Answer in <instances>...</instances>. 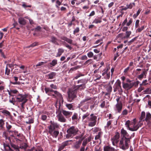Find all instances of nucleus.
Masks as SVG:
<instances>
[{
    "instance_id": "f257e3e1",
    "label": "nucleus",
    "mask_w": 151,
    "mask_h": 151,
    "mask_svg": "<svg viewBox=\"0 0 151 151\" xmlns=\"http://www.w3.org/2000/svg\"><path fill=\"white\" fill-rule=\"evenodd\" d=\"M50 87L51 88L45 87V93L48 96H52V97L55 98L58 97L62 100V101L63 103V100L62 95L57 91L54 90L52 89H57V87L56 85L53 84H51L50 85Z\"/></svg>"
},
{
    "instance_id": "f03ea898",
    "label": "nucleus",
    "mask_w": 151,
    "mask_h": 151,
    "mask_svg": "<svg viewBox=\"0 0 151 151\" xmlns=\"http://www.w3.org/2000/svg\"><path fill=\"white\" fill-rule=\"evenodd\" d=\"M27 95L26 94H22L19 93L18 95H16L15 98L17 102H22L20 104L21 108L24 109L25 104L27 101Z\"/></svg>"
},
{
    "instance_id": "7ed1b4c3",
    "label": "nucleus",
    "mask_w": 151,
    "mask_h": 151,
    "mask_svg": "<svg viewBox=\"0 0 151 151\" xmlns=\"http://www.w3.org/2000/svg\"><path fill=\"white\" fill-rule=\"evenodd\" d=\"M78 131V128L74 126H72L69 128L67 130V134L66 135V138L68 139L72 137V135H75L77 134Z\"/></svg>"
},
{
    "instance_id": "20e7f679",
    "label": "nucleus",
    "mask_w": 151,
    "mask_h": 151,
    "mask_svg": "<svg viewBox=\"0 0 151 151\" xmlns=\"http://www.w3.org/2000/svg\"><path fill=\"white\" fill-rule=\"evenodd\" d=\"M129 139H127L126 137H122L119 142L120 148L124 150L128 149L129 147Z\"/></svg>"
},
{
    "instance_id": "39448f33",
    "label": "nucleus",
    "mask_w": 151,
    "mask_h": 151,
    "mask_svg": "<svg viewBox=\"0 0 151 151\" xmlns=\"http://www.w3.org/2000/svg\"><path fill=\"white\" fill-rule=\"evenodd\" d=\"M61 105L60 103L59 102L58 103H57L56 104V107L58 109V112H61L66 117L68 118L70 117L72 114V112L71 111H66L63 109H60Z\"/></svg>"
},
{
    "instance_id": "423d86ee",
    "label": "nucleus",
    "mask_w": 151,
    "mask_h": 151,
    "mask_svg": "<svg viewBox=\"0 0 151 151\" xmlns=\"http://www.w3.org/2000/svg\"><path fill=\"white\" fill-rule=\"evenodd\" d=\"M113 88L114 92L118 91L119 93L121 94L123 92V91L121 86V82L119 80L117 81L114 85Z\"/></svg>"
},
{
    "instance_id": "0eeeda50",
    "label": "nucleus",
    "mask_w": 151,
    "mask_h": 151,
    "mask_svg": "<svg viewBox=\"0 0 151 151\" xmlns=\"http://www.w3.org/2000/svg\"><path fill=\"white\" fill-rule=\"evenodd\" d=\"M76 90H75L70 89L68 92V97L67 98L68 101L71 102L76 97Z\"/></svg>"
},
{
    "instance_id": "6e6552de",
    "label": "nucleus",
    "mask_w": 151,
    "mask_h": 151,
    "mask_svg": "<svg viewBox=\"0 0 151 151\" xmlns=\"http://www.w3.org/2000/svg\"><path fill=\"white\" fill-rule=\"evenodd\" d=\"M11 145L12 148H13L14 150H16L17 151H19L20 149L25 150L28 146L27 144L25 142H24L21 144L20 145L19 147L18 146L12 143L11 144Z\"/></svg>"
},
{
    "instance_id": "1a4fd4ad",
    "label": "nucleus",
    "mask_w": 151,
    "mask_h": 151,
    "mask_svg": "<svg viewBox=\"0 0 151 151\" xmlns=\"http://www.w3.org/2000/svg\"><path fill=\"white\" fill-rule=\"evenodd\" d=\"M92 117L91 118H88L87 122H88V126L89 127H93L96 124L97 118Z\"/></svg>"
},
{
    "instance_id": "9d476101",
    "label": "nucleus",
    "mask_w": 151,
    "mask_h": 151,
    "mask_svg": "<svg viewBox=\"0 0 151 151\" xmlns=\"http://www.w3.org/2000/svg\"><path fill=\"white\" fill-rule=\"evenodd\" d=\"M106 88L107 92L105 93L104 92H103V93L105 94V96H108L109 97L111 94V92H112V87L111 86V84H110V83H109L107 85Z\"/></svg>"
},
{
    "instance_id": "9b49d317",
    "label": "nucleus",
    "mask_w": 151,
    "mask_h": 151,
    "mask_svg": "<svg viewBox=\"0 0 151 151\" xmlns=\"http://www.w3.org/2000/svg\"><path fill=\"white\" fill-rule=\"evenodd\" d=\"M72 140H67L63 142L59 146L58 151H61L63 150L65 146L69 145V143Z\"/></svg>"
},
{
    "instance_id": "f8f14e48",
    "label": "nucleus",
    "mask_w": 151,
    "mask_h": 151,
    "mask_svg": "<svg viewBox=\"0 0 151 151\" xmlns=\"http://www.w3.org/2000/svg\"><path fill=\"white\" fill-rule=\"evenodd\" d=\"M88 101V103L90 104H92L94 102L93 99L92 98L89 97H87L81 101L80 104L81 106L83 105L86 102Z\"/></svg>"
},
{
    "instance_id": "ddd939ff",
    "label": "nucleus",
    "mask_w": 151,
    "mask_h": 151,
    "mask_svg": "<svg viewBox=\"0 0 151 151\" xmlns=\"http://www.w3.org/2000/svg\"><path fill=\"white\" fill-rule=\"evenodd\" d=\"M58 120L62 122H65L66 121V119L63 116L61 112H59V113L57 116Z\"/></svg>"
},
{
    "instance_id": "4468645a",
    "label": "nucleus",
    "mask_w": 151,
    "mask_h": 151,
    "mask_svg": "<svg viewBox=\"0 0 151 151\" xmlns=\"http://www.w3.org/2000/svg\"><path fill=\"white\" fill-rule=\"evenodd\" d=\"M122 83L123 87L124 89H127V90H129L133 87V84H132V83H125L123 82Z\"/></svg>"
},
{
    "instance_id": "2eb2a0df",
    "label": "nucleus",
    "mask_w": 151,
    "mask_h": 151,
    "mask_svg": "<svg viewBox=\"0 0 151 151\" xmlns=\"http://www.w3.org/2000/svg\"><path fill=\"white\" fill-rule=\"evenodd\" d=\"M60 39L63 40L65 41L70 44H72L74 45H76V44H74L73 43V40H72L69 39L66 37H60Z\"/></svg>"
},
{
    "instance_id": "dca6fc26",
    "label": "nucleus",
    "mask_w": 151,
    "mask_h": 151,
    "mask_svg": "<svg viewBox=\"0 0 151 151\" xmlns=\"http://www.w3.org/2000/svg\"><path fill=\"white\" fill-rule=\"evenodd\" d=\"M50 124L49 127H50L51 129L52 128L55 130L56 128H59V125L57 123L54 121H50Z\"/></svg>"
},
{
    "instance_id": "f3484780",
    "label": "nucleus",
    "mask_w": 151,
    "mask_h": 151,
    "mask_svg": "<svg viewBox=\"0 0 151 151\" xmlns=\"http://www.w3.org/2000/svg\"><path fill=\"white\" fill-rule=\"evenodd\" d=\"M116 108L117 111V112L120 113L122 108V104L121 101L117 103L116 105Z\"/></svg>"
},
{
    "instance_id": "a211bd4d",
    "label": "nucleus",
    "mask_w": 151,
    "mask_h": 151,
    "mask_svg": "<svg viewBox=\"0 0 151 151\" xmlns=\"http://www.w3.org/2000/svg\"><path fill=\"white\" fill-rule=\"evenodd\" d=\"M7 91L9 95L12 96H14L15 94L17 95L19 93L18 91L16 89H10V90H8Z\"/></svg>"
},
{
    "instance_id": "6ab92c4d",
    "label": "nucleus",
    "mask_w": 151,
    "mask_h": 151,
    "mask_svg": "<svg viewBox=\"0 0 151 151\" xmlns=\"http://www.w3.org/2000/svg\"><path fill=\"white\" fill-rule=\"evenodd\" d=\"M104 151H116L115 149L110 145H106L104 147Z\"/></svg>"
},
{
    "instance_id": "aec40b11",
    "label": "nucleus",
    "mask_w": 151,
    "mask_h": 151,
    "mask_svg": "<svg viewBox=\"0 0 151 151\" xmlns=\"http://www.w3.org/2000/svg\"><path fill=\"white\" fill-rule=\"evenodd\" d=\"M58 64V61L56 59L53 60L51 62L47 64V66L49 68L55 66Z\"/></svg>"
},
{
    "instance_id": "412c9836",
    "label": "nucleus",
    "mask_w": 151,
    "mask_h": 151,
    "mask_svg": "<svg viewBox=\"0 0 151 151\" xmlns=\"http://www.w3.org/2000/svg\"><path fill=\"white\" fill-rule=\"evenodd\" d=\"M86 88L85 83H83L80 85H77L75 86V88L76 90H84Z\"/></svg>"
},
{
    "instance_id": "4be33fe9",
    "label": "nucleus",
    "mask_w": 151,
    "mask_h": 151,
    "mask_svg": "<svg viewBox=\"0 0 151 151\" xmlns=\"http://www.w3.org/2000/svg\"><path fill=\"white\" fill-rule=\"evenodd\" d=\"M90 115V113L87 112L85 114L83 115L82 116V121L84 123H86L88 122V117H89L88 116Z\"/></svg>"
},
{
    "instance_id": "5701e85b",
    "label": "nucleus",
    "mask_w": 151,
    "mask_h": 151,
    "mask_svg": "<svg viewBox=\"0 0 151 151\" xmlns=\"http://www.w3.org/2000/svg\"><path fill=\"white\" fill-rule=\"evenodd\" d=\"M81 141H76L74 144L73 146V148L76 149H79L81 144Z\"/></svg>"
},
{
    "instance_id": "b1692460",
    "label": "nucleus",
    "mask_w": 151,
    "mask_h": 151,
    "mask_svg": "<svg viewBox=\"0 0 151 151\" xmlns=\"http://www.w3.org/2000/svg\"><path fill=\"white\" fill-rule=\"evenodd\" d=\"M145 120L147 122H150V121H151V114L150 112L146 113V116Z\"/></svg>"
},
{
    "instance_id": "393cba45",
    "label": "nucleus",
    "mask_w": 151,
    "mask_h": 151,
    "mask_svg": "<svg viewBox=\"0 0 151 151\" xmlns=\"http://www.w3.org/2000/svg\"><path fill=\"white\" fill-rule=\"evenodd\" d=\"M18 22L20 24L24 25L26 23V20L23 17H20L18 19Z\"/></svg>"
},
{
    "instance_id": "a878e982",
    "label": "nucleus",
    "mask_w": 151,
    "mask_h": 151,
    "mask_svg": "<svg viewBox=\"0 0 151 151\" xmlns=\"http://www.w3.org/2000/svg\"><path fill=\"white\" fill-rule=\"evenodd\" d=\"M121 134L123 135V137H129V134L123 128L121 129Z\"/></svg>"
},
{
    "instance_id": "bb28decb",
    "label": "nucleus",
    "mask_w": 151,
    "mask_h": 151,
    "mask_svg": "<svg viewBox=\"0 0 151 151\" xmlns=\"http://www.w3.org/2000/svg\"><path fill=\"white\" fill-rule=\"evenodd\" d=\"M55 1L56 4L55 5V6L58 10H59V9L60 8L59 6L63 4L62 3V0H61L60 1L59 0H56Z\"/></svg>"
},
{
    "instance_id": "cd10ccee",
    "label": "nucleus",
    "mask_w": 151,
    "mask_h": 151,
    "mask_svg": "<svg viewBox=\"0 0 151 151\" xmlns=\"http://www.w3.org/2000/svg\"><path fill=\"white\" fill-rule=\"evenodd\" d=\"M139 124L138 125H137L135 126H134L133 128H131L129 127L127 128L130 131H136L138 129L140 126V125L139 126Z\"/></svg>"
},
{
    "instance_id": "c85d7f7f",
    "label": "nucleus",
    "mask_w": 151,
    "mask_h": 151,
    "mask_svg": "<svg viewBox=\"0 0 151 151\" xmlns=\"http://www.w3.org/2000/svg\"><path fill=\"white\" fill-rule=\"evenodd\" d=\"M56 73L52 72L48 74L47 76L48 77V79H52L54 78L56 76Z\"/></svg>"
},
{
    "instance_id": "c756f323",
    "label": "nucleus",
    "mask_w": 151,
    "mask_h": 151,
    "mask_svg": "<svg viewBox=\"0 0 151 151\" xmlns=\"http://www.w3.org/2000/svg\"><path fill=\"white\" fill-rule=\"evenodd\" d=\"M51 40L52 43H53L56 45H58V43L57 42L58 39H57L54 36H52L51 37Z\"/></svg>"
},
{
    "instance_id": "7c9ffc66",
    "label": "nucleus",
    "mask_w": 151,
    "mask_h": 151,
    "mask_svg": "<svg viewBox=\"0 0 151 151\" xmlns=\"http://www.w3.org/2000/svg\"><path fill=\"white\" fill-rule=\"evenodd\" d=\"M32 148L34 149L35 151H44L43 149L41 146H39L33 147Z\"/></svg>"
},
{
    "instance_id": "2f4dec72",
    "label": "nucleus",
    "mask_w": 151,
    "mask_h": 151,
    "mask_svg": "<svg viewBox=\"0 0 151 151\" xmlns=\"http://www.w3.org/2000/svg\"><path fill=\"white\" fill-rule=\"evenodd\" d=\"M145 113L144 111H142L141 112V116L139 118V119L141 121H145Z\"/></svg>"
},
{
    "instance_id": "473e14b6",
    "label": "nucleus",
    "mask_w": 151,
    "mask_h": 151,
    "mask_svg": "<svg viewBox=\"0 0 151 151\" xmlns=\"http://www.w3.org/2000/svg\"><path fill=\"white\" fill-rule=\"evenodd\" d=\"M64 52V50L62 48H60L58 49V52L57 57H60L62 54Z\"/></svg>"
},
{
    "instance_id": "72a5a7b5",
    "label": "nucleus",
    "mask_w": 151,
    "mask_h": 151,
    "mask_svg": "<svg viewBox=\"0 0 151 151\" xmlns=\"http://www.w3.org/2000/svg\"><path fill=\"white\" fill-rule=\"evenodd\" d=\"M70 110H74L73 104H66L65 105Z\"/></svg>"
},
{
    "instance_id": "f704fd0d",
    "label": "nucleus",
    "mask_w": 151,
    "mask_h": 151,
    "mask_svg": "<svg viewBox=\"0 0 151 151\" xmlns=\"http://www.w3.org/2000/svg\"><path fill=\"white\" fill-rule=\"evenodd\" d=\"M146 72L145 70V69H144L142 73L140 75L138 76V78L139 79L141 80L143 78L144 75L146 74Z\"/></svg>"
},
{
    "instance_id": "c9c22d12",
    "label": "nucleus",
    "mask_w": 151,
    "mask_h": 151,
    "mask_svg": "<svg viewBox=\"0 0 151 151\" xmlns=\"http://www.w3.org/2000/svg\"><path fill=\"white\" fill-rule=\"evenodd\" d=\"M39 45L38 42H35L31 44L30 45L27 46L26 47L27 48H29L30 47H33L35 46H38Z\"/></svg>"
},
{
    "instance_id": "e433bc0d",
    "label": "nucleus",
    "mask_w": 151,
    "mask_h": 151,
    "mask_svg": "<svg viewBox=\"0 0 151 151\" xmlns=\"http://www.w3.org/2000/svg\"><path fill=\"white\" fill-rule=\"evenodd\" d=\"M3 114H4L6 116H10L11 115V113L8 111L6 110H4L1 111Z\"/></svg>"
},
{
    "instance_id": "4c0bfd02",
    "label": "nucleus",
    "mask_w": 151,
    "mask_h": 151,
    "mask_svg": "<svg viewBox=\"0 0 151 151\" xmlns=\"http://www.w3.org/2000/svg\"><path fill=\"white\" fill-rule=\"evenodd\" d=\"M5 120L2 119H0V130L3 129L5 124Z\"/></svg>"
},
{
    "instance_id": "58836bf2",
    "label": "nucleus",
    "mask_w": 151,
    "mask_h": 151,
    "mask_svg": "<svg viewBox=\"0 0 151 151\" xmlns=\"http://www.w3.org/2000/svg\"><path fill=\"white\" fill-rule=\"evenodd\" d=\"M62 44L63 45H64L66 47L68 48L70 50L72 49V47H71L70 45H68L66 42H65V41H63Z\"/></svg>"
},
{
    "instance_id": "ea45409f",
    "label": "nucleus",
    "mask_w": 151,
    "mask_h": 151,
    "mask_svg": "<svg viewBox=\"0 0 151 151\" xmlns=\"http://www.w3.org/2000/svg\"><path fill=\"white\" fill-rule=\"evenodd\" d=\"M62 44L63 45H64L66 47L68 48L70 50L72 49V47H71L70 45H68L66 42H65V41H63Z\"/></svg>"
},
{
    "instance_id": "a19ab883",
    "label": "nucleus",
    "mask_w": 151,
    "mask_h": 151,
    "mask_svg": "<svg viewBox=\"0 0 151 151\" xmlns=\"http://www.w3.org/2000/svg\"><path fill=\"white\" fill-rule=\"evenodd\" d=\"M132 33L131 31H127L126 32L125 36L123 37L124 39H127L129 37V36Z\"/></svg>"
},
{
    "instance_id": "79ce46f5",
    "label": "nucleus",
    "mask_w": 151,
    "mask_h": 151,
    "mask_svg": "<svg viewBox=\"0 0 151 151\" xmlns=\"http://www.w3.org/2000/svg\"><path fill=\"white\" fill-rule=\"evenodd\" d=\"M101 22L102 20L101 18H96L93 22L92 23L98 24L101 23Z\"/></svg>"
},
{
    "instance_id": "37998d69",
    "label": "nucleus",
    "mask_w": 151,
    "mask_h": 151,
    "mask_svg": "<svg viewBox=\"0 0 151 151\" xmlns=\"http://www.w3.org/2000/svg\"><path fill=\"white\" fill-rule=\"evenodd\" d=\"M112 144L113 145L116 146V144L118 143L119 140L112 138L111 139Z\"/></svg>"
},
{
    "instance_id": "c03bdc74",
    "label": "nucleus",
    "mask_w": 151,
    "mask_h": 151,
    "mask_svg": "<svg viewBox=\"0 0 151 151\" xmlns=\"http://www.w3.org/2000/svg\"><path fill=\"white\" fill-rule=\"evenodd\" d=\"M102 134V132H98V135H96L95 137V140H97L98 139H100L101 140L100 138L101 137V135ZM101 141V140H100Z\"/></svg>"
},
{
    "instance_id": "a18cd8bd",
    "label": "nucleus",
    "mask_w": 151,
    "mask_h": 151,
    "mask_svg": "<svg viewBox=\"0 0 151 151\" xmlns=\"http://www.w3.org/2000/svg\"><path fill=\"white\" fill-rule=\"evenodd\" d=\"M135 5V4L133 2L132 3H130L129 4H127V7L128 9H131L132 8L133 6H134Z\"/></svg>"
},
{
    "instance_id": "49530a36",
    "label": "nucleus",
    "mask_w": 151,
    "mask_h": 151,
    "mask_svg": "<svg viewBox=\"0 0 151 151\" xmlns=\"http://www.w3.org/2000/svg\"><path fill=\"white\" fill-rule=\"evenodd\" d=\"M120 138V134L118 132H116V133L115 135L112 138V139H115L119 140V138Z\"/></svg>"
},
{
    "instance_id": "de8ad7c7",
    "label": "nucleus",
    "mask_w": 151,
    "mask_h": 151,
    "mask_svg": "<svg viewBox=\"0 0 151 151\" xmlns=\"http://www.w3.org/2000/svg\"><path fill=\"white\" fill-rule=\"evenodd\" d=\"M145 28V26L143 25L141 26V27L138 28L136 30V32H140Z\"/></svg>"
},
{
    "instance_id": "09e8293b",
    "label": "nucleus",
    "mask_w": 151,
    "mask_h": 151,
    "mask_svg": "<svg viewBox=\"0 0 151 151\" xmlns=\"http://www.w3.org/2000/svg\"><path fill=\"white\" fill-rule=\"evenodd\" d=\"M59 134V132L58 131H54L53 132L52 136L53 137L56 138Z\"/></svg>"
},
{
    "instance_id": "8fccbe9b",
    "label": "nucleus",
    "mask_w": 151,
    "mask_h": 151,
    "mask_svg": "<svg viewBox=\"0 0 151 151\" xmlns=\"http://www.w3.org/2000/svg\"><path fill=\"white\" fill-rule=\"evenodd\" d=\"M34 122V119L32 118H29V120L27 121H26V123L27 124H30L33 123Z\"/></svg>"
},
{
    "instance_id": "3c124183",
    "label": "nucleus",
    "mask_w": 151,
    "mask_h": 151,
    "mask_svg": "<svg viewBox=\"0 0 151 151\" xmlns=\"http://www.w3.org/2000/svg\"><path fill=\"white\" fill-rule=\"evenodd\" d=\"M78 118V114L76 113H74L72 117V120H74L75 119H77Z\"/></svg>"
},
{
    "instance_id": "603ef678",
    "label": "nucleus",
    "mask_w": 151,
    "mask_h": 151,
    "mask_svg": "<svg viewBox=\"0 0 151 151\" xmlns=\"http://www.w3.org/2000/svg\"><path fill=\"white\" fill-rule=\"evenodd\" d=\"M111 123L112 121L109 120L108 121L106 127L107 128H109L110 127V128H111L112 127V126H111Z\"/></svg>"
},
{
    "instance_id": "864d4df0",
    "label": "nucleus",
    "mask_w": 151,
    "mask_h": 151,
    "mask_svg": "<svg viewBox=\"0 0 151 151\" xmlns=\"http://www.w3.org/2000/svg\"><path fill=\"white\" fill-rule=\"evenodd\" d=\"M10 70L9 69H8V67H6L5 70V73L8 76L10 73Z\"/></svg>"
},
{
    "instance_id": "5fc2aeb1",
    "label": "nucleus",
    "mask_w": 151,
    "mask_h": 151,
    "mask_svg": "<svg viewBox=\"0 0 151 151\" xmlns=\"http://www.w3.org/2000/svg\"><path fill=\"white\" fill-rule=\"evenodd\" d=\"M92 60L91 59H90L88 60H87L84 63V65H89L92 63Z\"/></svg>"
},
{
    "instance_id": "6e6d98bb",
    "label": "nucleus",
    "mask_w": 151,
    "mask_h": 151,
    "mask_svg": "<svg viewBox=\"0 0 151 151\" xmlns=\"http://www.w3.org/2000/svg\"><path fill=\"white\" fill-rule=\"evenodd\" d=\"M6 127L8 131H9L12 128V126L11 125L9 124L8 122H6Z\"/></svg>"
},
{
    "instance_id": "4d7b16f0",
    "label": "nucleus",
    "mask_w": 151,
    "mask_h": 151,
    "mask_svg": "<svg viewBox=\"0 0 151 151\" xmlns=\"http://www.w3.org/2000/svg\"><path fill=\"white\" fill-rule=\"evenodd\" d=\"M9 102L12 104L13 105H14L16 102L15 98L14 97H12L11 99L9 100Z\"/></svg>"
},
{
    "instance_id": "13d9d810",
    "label": "nucleus",
    "mask_w": 151,
    "mask_h": 151,
    "mask_svg": "<svg viewBox=\"0 0 151 151\" xmlns=\"http://www.w3.org/2000/svg\"><path fill=\"white\" fill-rule=\"evenodd\" d=\"M87 143H88L87 140V139H85L83 141L82 144V147H85L87 144Z\"/></svg>"
},
{
    "instance_id": "bf43d9fd",
    "label": "nucleus",
    "mask_w": 151,
    "mask_h": 151,
    "mask_svg": "<svg viewBox=\"0 0 151 151\" xmlns=\"http://www.w3.org/2000/svg\"><path fill=\"white\" fill-rule=\"evenodd\" d=\"M87 56H88L89 58H91L93 56V53L91 51L89 52L88 53H87Z\"/></svg>"
},
{
    "instance_id": "052dcab7",
    "label": "nucleus",
    "mask_w": 151,
    "mask_h": 151,
    "mask_svg": "<svg viewBox=\"0 0 151 151\" xmlns=\"http://www.w3.org/2000/svg\"><path fill=\"white\" fill-rule=\"evenodd\" d=\"M104 78L106 79H109L110 77V73H108L107 72V73L106 74L105 76H104Z\"/></svg>"
},
{
    "instance_id": "680f3d73",
    "label": "nucleus",
    "mask_w": 151,
    "mask_h": 151,
    "mask_svg": "<svg viewBox=\"0 0 151 151\" xmlns=\"http://www.w3.org/2000/svg\"><path fill=\"white\" fill-rule=\"evenodd\" d=\"M80 31L79 28L78 27H76L73 31V34L75 35L76 33H78Z\"/></svg>"
},
{
    "instance_id": "e2e57ef3",
    "label": "nucleus",
    "mask_w": 151,
    "mask_h": 151,
    "mask_svg": "<svg viewBox=\"0 0 151 151\" xmlns=\"http://www.w3.org/2000/svg\"><path fill=\"white\" fill-rule=\"evenodd\" d=\"M94 151H101L100 147L99 146H96L95 148Z\"/></svg>"
},
{
    "instance_id": "0e129e2a",
    "label": "nucleus",
    "mask_w": 151,
    "mask_h": 151,
    "mask_svg": "<svg viewBox=\"0 0 151 151\" xmlns=\"http://www.w3.org/2000/svg\"><path fill=\"white\" fill-rule=\"evenodd\" d=\"M139 83V81H137L135 82H132V84H133V86H134L135 87H136L138 86Z\"/></svg>"
},
{
    "instance_id": "69168bd1",
    "label": "nucleus",
    "mask_w": 151,
    "mask_h": 151,
    "mask_svg": "<svg viewBox=\"0 0 151 151\" xmlns=\"http://www.w3.org/2000/svg\"><path fill=\"white\" fill-rule=\"evenodd\" d=\"M132 22V18H130L129 22L127 23V26H130Z\"/></svg>"
},
{
    "instance_id": "338daca9",
    "label": "nucleus",
    "mask_w": 151,
    "mask_h": 151,
    "mask_svg": "<svg viewBox=\"0 0 151 151\" xmlns=\"http://www.w3.org/2000/svg\"><path fill=\"white\" fill-rule=\"evenodd\" d=\"M22 134H18L17 135V137H16V139H17L19 140H20V139H22Z\"/></svg>"
},
{
    "instance_id": "774afa93",
    "label": "nucleus",
    "mask_w": 151,
    "mask_h": 151,
    "mask_svg": "<svg viewBox=\"0 0 151 151\" xmlns=\"http://www.w3.org/2000/svg\"><path fill=\"white\" fill-rule=\"evenodd\" d=\"M84 76V74H83L81 73H79V74H78V75L76 77H74V78L75 79H77L79 77H80L81 76Z\"/></svg>"
}]
</instances>
